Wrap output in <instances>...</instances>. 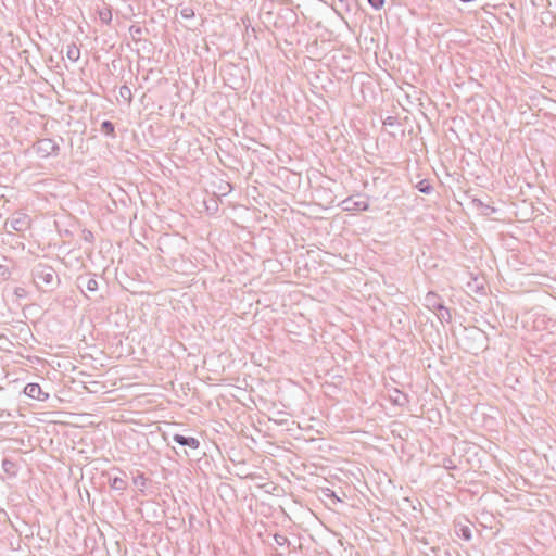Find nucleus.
Segmentation results:
<instances>
[{"instance_id": "1", "label": "nucleus", "mask_w": 556, "mask_h": 556, "mask_svg": "<svg viewBox=\"0 0 556 556\" xmlns=\"http://www.w3.org/2000/svg\"><path fill=\"white\" fill-rule=\"evenodd\" d=\"M35 283L43 291H52L60 283V279L52 266L39 263L33 270Z\"/></svg>"}, {"instance_id": "2", "label": "nucleus", "mask_w": 556, "mask_h": 556, "mask_svg": "<svg viewBox=\"0 0 556 556\" xmlns=\"http://www.w3.org/2000/svg\"><path fill=\"white\" fill-rule=\"evenodd\" d=\"M30 224L31 219L26 213L15 212L7 219L5 228L9 227L11 230L23 232L30 228Z\"/></svg>"}, {"instance_id": "3", "label": "nucleus", "mask_w": 556, "mask_h": 556, "mask_svg": "<svg viewBox=\"0 0 556 556\" xmlns=\"http://www.w3.org/2000/svg\"><path fill=\"white\" fill-rule=\"evenodd\" d=\"M34 150L40 157H48L51 154H56L60 146L53 139L43 138L34 144Z\"/></svg>"}, {"instance_id": "4", "label": "nucleus", "mask_w": 556, "mask_h": 556, "mask_svg": "<svg viewBox=\"0 0 556 556\" xmlns=\"http://www.w3.org/2000/svg\"><path fill=\"white\" fill-rule=\"evenodd\" d=\"M359 200H354L352 197L346 198L342 204L345 211H367L369 210V202L367 199L358 195Z\"/></svg>"}, {"instance_id": "5", "label": "nucleus", "mask_w": 556, "mask_h": 556, "mask_svg": "<svg viewBox=\"0 0 556 556\" xmlns=\"http://www.w3.org/2000/svg\"><path fill=\"white\" fill-rule=\"evenodd\" d=\"M24 393L30 399L42 402L49 399V393L43 392L38 383H27L24 388Z\"/></svg>"}, {"instance_id": "6", "label": "nucleus", "mask_w": 556, "mask_h": 556, "mask_svg": "<svg viewBox=\"0 0 556 556\" xmlns=\"http://www.w3.org/2000/svg\"><path fill=\"white\" fill-rule=\"evenodd\" d=\"M77 287L81 290L86 289L89 292H96L99 288V285L94 276L87 274L80 275L77 278Z\"/></svg>"}, {"instance_id": "7", "label": "nucleus", "mask_w": 556, "mask_h": 556, "mask_svg": "<svg viewBox=\"0 0 556 556\" xmlns=\"http://www.w3.org/2000/svg\"><path fill=\"white\" fill-rule=\"evenodd\" d=\"M173 440L177 444H179L181 446H187L191 450H197L200 446V441L193 437H186L182 434H174Z\"/></svg>"}, {"instance_id": "8", "label": "nucleus", "mask_w": 556, "mask_h": 556, "mask_svg": "<svg viewBox=\"0 0 556 556\" xmlns=\"http://www.w3.org/2000/svg\"><path fill=\"white\" fill-rule=\"evenodd\" d=\"M443 304L441 298L434 292H428L425 296V306L430 311L438 309Z\"/></svg>"}, {"instance_id": "9", "label": "nucleus", "mask_w": 556, "mask_h": 556, "mask_svg": "<svg viewBox=\"0 0 556 556\" xmlns=\"http://www.w3.org/2000/svg\"><path fill=\"white\" fill-rule=\"evenodd\" d=\"M3 471L10 477H16L18 472V465L9 458H4L2 462Z\"/></svg>"}, {"instance_id": "10", "label": "nucleus", "mask_w": 556, "mask_h": 556, "mask_svg": "<svg viewBox=\"0 0 556 556\" xmlns=\"http://www.w3.org/2000/svg\"><path fill=\"white\" fill-rule=\"evenodd\" d=\"M66 56L72 62H77L80 58V49L75 43L67 45Z\"/></svg>"}, {"instance_id": "11", "label": "nucleus", "mask_w": 556, "mask_h": 556, "mask_svg": "<svg viewBox=\"0 0 556 556\" xmlns=\"http://www.w3.org/2000/svg\"><path fill=\"white\" fill-rule=\"evenodd\" d=\"M434 312L437 313V317L441 323H450L452 320L451 312L447 307L444 306V304H442Z\"/></svg>"}, {"instance_id": "12", "label": "nucleus", "mask_w": 556, "mask_h": 556, "mask_svg": "<svg viewBox=\"0 0 556 556\" xmlns=\"http://www.w3.org/2000/svg\"><path fill=\"white\" fill-rule=\"evenodd\" d=\"M110 486L117 491H124L127 488V482L123 478L114 477L110 479Z\"/></svg>"}, {"instance_id": "13", "label": "nucleus", "mask_w": 556, "mask_h": 556, "mask_svg": "<svg viewBox=\"0 0 556 556\" xmlns=\"http://www.w3.org/2000/svg\"><path fill=\"white\" fill-rule=\"evenodd\" d=\"M101 131L112 138L115 137V126L111 121H103L101 124Z\"/></svg>"}, {"instance_id": "14", "label": "nucleus", "mask_w": 556, "mask_h": 556, "mask_svg": "<svg viewBox=\"0 0 556 556\" xmlns=\"http://www.w3.org/2000/svg\"><path fill=\"white\" fill-rule=\"evenodd\" d=\"M416 188L418 189L419 192L425 193V194H429L433 190V187L428 179L420 180L416 185Z\"/></svg>"}, {"instance_id": "15", "label": "nucleus", "mask_w": 556, "mask_h": 556, "mask_svg": "<svg viewBox=\"0 0 556 556\" xmlns=\"http://www.w3.org/2000/svg\"><path fill=\"white\" fill-rule=\"evenodd\" d=\"M321 493L325 497L330 498L333 505L342 502V500L336 494V492L329 488L323 489Z\"/></svg>"}, {"instance_id": "16", "label": "nucleus", "mask_w": 556, "mask_h": 556, "mask_svg": "<svg viewBox=\"0 0 556 556\" xmlns=\"http://www.w3.org/2000/svg\"><path fill=\"white\" fill-rule=\"evenodd\" d=\"M119 97L123 98L128 104L132 101V92L127 85L119 88Z\"/></svg>"}, {"instance_id": "17", "label": "nucleus", "mask_w": 556, "mask_h": 556, "mask_svg": "<svg viewBox=\"0 0 556 556\" xmlns=\"http://www.w3.org/2000/svg\"><path fill=\"white\" fill-rule=\"evenodd\" d=\"M395 396L392 397V401L396 404V405H400V406H403L405 405L408 400H407V395L402 393L401 391L399 390H395Z\"/></svg>"}, {"instance_id": "18", "label": "nucleus", "mask_w": 556, "mask_h": 556, "mask_svg": "<svg viewBox=\"0 0 556 556\" xmlns=\"http://www.w3.org/2000/svg\"><path fill=\"white\" fill-rule=\"evenodd\" d=\"M129 31H130V35L132 37L134 40H139L140 39V36L142 35V28L140 26H131L129 28Z\"/></svg>"}, {"instance_id": "19", "label": "nucleus", "mask_w": 556, "mask_h": 556, "mask_svg": "<svg viewBox=\"0 0 556 556\" xmlns=\"http://www.w3.org/2000/svg\"><path fill=\"white\" fill-rule=\"evenodd\" d=\"M180 15L184 18H192L194 16V10L191 7H185L180 10Z\"/></svg>"}, {"instance_id": "20", "label": "nucleus", "mask_w": 556, "mask_h": 556, "mask_svg": "<svg viewBox=\"0 0 556 556\" xmlns=\"http://www.w3.org/2000/svg\"><path fill=\"white\" fill-rule=\"evenodd\" d=\"M100 20L103 23H110L112 20V13L109 9L99 12Z\"/></svg>"}, {"instance_id": "21", "label": "nucleus", "mask_w": 556, "mask_h": 556, "mask_svg": "<svg viewBox=\"0 0 556 556\" xmlns=\"http://www.w3.org/2000/svg\"><path fill=\"white\" fill-rule=\"evenodd\" d=\"M274 540H275L276 544L279 545V546H282V545L289 543L288 538L286 535H282V534H279V533H276L274 535Z\"/></svg>"}, {"instance_id": "22", "label": "nucleus", "mask_w": 556, "mask_h": 556, "mask_svg": "<svg viewBox=\"0 0 556 556\" xmlns=\"http://www.w3.org/2000/svg\"><path fill=\"white\" fill-rule=\"evenodd\" d=\"M134 483L140 488H144L146 484H147V478L144 477V475H138L135 479H134Z\"/></svg>"}, {"instance_id": "23", "label": "nucleus", "mask_w": 556, "mask_h": 556, "mask_svg": "<svg viewBox=\"0 0 556 556\" xmlns=\"http://www.w3.org/2000/svg\"><path fill=\"white\" fill-rule=\"evenodd\" d=\"M369 5L375 10H380L384 5V0H367Z\"/></svg>"}, {"instance_id": "24", "label": "nucleus", "mask_w": 556, "mask_h": 556, "mask_svg": "<svg viewBox=\"0 0 556 556\" xmlns=\"http://www.w3.org/2000/svg\"><path fill=\"white\" fill-rule=\"evenodd\" d=\"M462 531V538L466 541H469L471 539V531L469 528L464 527L460 529Z\"/></svg>"}, {"instance_id": "25", "label": "nucleus", "mask_w": 556, "mask_h": 556, "mask_svg": "<svg viewBox=\"0 0 556 556\" xmlns=\"http://www.w3.org/2000/svg\"><path fill=\"white\" fill-rule=\"evenodd\" d=\"M14 294H15L16 296H24V295H25V289H23V288H21V287H17V288H15V290H14Z\"/></svg>"}, {"instance_id": "26", "label": "nucleus", "mask_w": 556, "mask_h": 556, "mask_svg": "<svg viewBox=\"0 0 556 556\" xmlns=\"http://www.w3.org/2000/svg\"><path fill=\"white\" fill-rule=\"evenodd\" d=\"M383 123H384V125H390V126H392V125H394V124H395V118H394V117H392V116H389V117H387V118H386V121H384Z\"/></svg>"}, {"instance_id": "27", "label": "nucleus", "mask_w": 556, "mask_h": 556, "mask_svg": "<svg viewBox=\"0 0 556 556\" xmlns=\"http://www.w3.org/2000/svg\"><path fill=\"white\" fill-rule=\"evenodd\" d=\"M341 3H345V10L350 11V5L348 4V0H339Z\"/></svg>"}]
</instances>
